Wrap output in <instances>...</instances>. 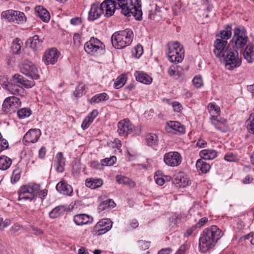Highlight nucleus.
I'll return each mask as SVG.
<instances>
[{
  "mask_svg": "<svg viewBox=\"0 0 254 254\" xmlns=\"http://www.w3.org/2000/svg\"><path fill=\"white\" fill-rule=\"evenodd\" d=\"M60 55V53L57 49L52 48L48 52L45 53L43 60L47 65L49 64H54L58 61Z\"/></svg>",
  "mask_w": 254,
  "mask_h": 254,
  "instance_id": "nucleus-17",
  "label": "nucleus"
},
{
  "mask_svg": "<svg viewBox=\"0 0 254 254\" xmlns=\"http://www.w3.org/2000/svg\"><path fill=\"white\" fill-rule=\"evenodd\" d=\"M20 72L32 79H39L40 75L38 68L32 62L24 61L19 65Z\"/></svg>",
  "mask_w": 254,
  "mask_h": 254,
  "instance_id": "nucleus-10",
  "label": "nucleus"
},
{
  "mask_svg": "<svg viewBox=\"0 0 254 254\" xmlns=\"http://www.w3.org/2000/svg\"><path fill=\"white\" fill-rule=\"evenodd\" d=\"M65 211V207L64 206L62 205H59L56 207H55L54 209H53L50 212H49V217L51 218L54 219L56 218H57L61 215H62L64 214V212Z\"/></svg>",
  "mask_w": 254,
  "mask_h": 254,
  "instance_id": "nucleus-31",
  "label": "nucleus"
},
{
  "mask_svg": "<svg viewBox=\"0 0 254 254\" xmlns=\"http://www.w3.org/2000/svg\"><path fill=\"white\" fill-rule=\"evenodd\" d=\"M133 127L129 120L125 119L118 123V132L120 136H126L133 131Z\"/></svg>",
  "mask_w": 254,
  "mask_h": 254,
  "instance_id": "nucleus-15",
  "label": "nucleus"
},
{
  "mask_svg": "<svg viewBox=\"0 0 254 254\" xmlns=\"http://www.w3.org/2000/svg\"><path fill=\"white\" fill-rule=\"evenodd\" d=\"M10 224V221L9 219H3L0 218V229L3 230V229L7 227Z\"/></svg>",
  "mask_w": 254,
  "mask_h": 254,
  "instance_id": "nucleus-52",
  "label": "nucleus"
},
{
  "mask_svg": "<svg viewBox=\"0 0 254 254\" xmlns=\"http://www.w3.org/2000/svg\"><path fill=\"white\" fill-rule=\"evenodd\" d=\"M154 179L156 184H158V185L162 186L163 185H164L165 183V180L163 178L160 177L158 176H155Z\"/></svg>",
  "mask_w": 254,
  "mask_h": 254,
  "instance_id": "nucleus-62",
  "label": "nucleus"
},
{
  "mask_svg": "<svg viewBox=\"0 0 254 254\" xmlns=\"http://www.w3.org/2000/svg\"><path fill=\"white\" fill-rule=\"evenodd\" d=\"M146 142L148 146H153L157 144L158 139L156 134L150 133L146 135Z\"/></svg>",
  "mask_w": 254,
  "mask_h": 254,
  "instance_id": "nucleus-34",
  "label": "nucleus"
},
{
  "mask_svg": "<svg viewBox=\"0 0 254 254\" xmlns=\"http://www.w3.org/2000/svg\"><path fill=\"white\" fill-rule=\"evenodd\" d=\"M81 23V19L78 17L72 18L70 19V23L74 26L78 25Z\"/></svg>",
  "mask_w": 254,
  "mask_h": 254,
  "instance_id": "nucleus-57",
  "label": "nucleus"
},
{
  "mask_svg": "<svg viewBox=\"0 0 254 254\" xmlns=\"http://www.w3.org/2000/svg\"><path fill=\"white\" fill-rule=\"evenodd\" d=\"M112 227V222L109 219H103L99 221L95 225V229L97 228H109L111 229Z\"/></svg>",
  "mask_w": 254,
  "mask_h": 254,
  "instance_id": "nucleus-35",
  "label": "nucleus"
},
{
  "mask_svg": "<svg viewBox=\"0 0 254 254\" xmlns=\"http://www.w3.org/2000/svg\"><path fill=\"white\" fill-rule=\"evenodd\" d=\"M84 49L89 55L97 56L105 49V45L97 38L92 37L85 43Z\"/></svg>",
  "mask_w": 254,
  "mask_h": 254,
  "instance_id": "nucleus-9",
  "label": "nucleus"
},
{
  "mask_svg": "<svg viewBox=\"0 0 254 254\" xmlns=\"http://www.w3.org/2000/svg\"><path fill=\"white\" fill-rule=\"evenodd\" d=\"M132 56L139 58L143 54V47L141 45H137L135 46L131 51Z\"/></svg>",
  "mask_w": 254,
  "mask_h": 254,
  "instance_id": "nucleus-39",
  "label": "nucleus"
},
{
  "mask_svg": "<svg viewBox=\"0 0 254 254\" xmlns=\"http://www.w3.org/2000/svg\"><path fill=\"white\" fill-rule=\"evenodd\" d=\"M172 250L170 248L162 249L160 250L157 254H170Z\"/></svg>",
  "mask_w": 254,
  "mask_h": 254,
  "instance_id": "nucleus-64",
  "label": "nucleus"
},
{
  "mask_svg": "<svg viewBox=\"0 0 254 254\" xmlns=\"http://www.w3.org/2000/svg\"><path fill=\"white\" fill-rule=\"evenodd\" d=\"M126 80L127 78L126 77L125 75H121L117 78L116 81L114 83V87L116 89H119L121 88L124 85Z\"/></svg>",
  "mask_w": 254,
  "mask_h": 254,
  "instance_id": "nucleus-38",
  "label": "nucleus"
},
{
  "mask_svg": "<svg viewBox=\"0 0 254 254\" xmlns=\"http://www.w3.org/2000/svg\"><path fill=\"white\" fill-rule=\"evenodd\" d=\"M181 218L182 215L180 214H175L170 218V221L174 224H177L180 222Z\"/></svg>",
  "mask_w": 254,
  "mask_h": 254,
  "instance_id": "nucleus-48",
  "label": "nucleus"
},
{
  "mask_svg": "<svg viewBox=\"0 0 254 254\" xmlns=\"http://www.w3.org/2000/svg\"><path fill=\"white\" fill-rule=\"evenodd\" d=\"M65 165V159L62 152H58L55 157L54 161V167L56 170L59 173H62L64 171Z\"/></svg>",
  "mask_w": 254,
  "mask_h": 254,
  "instance_id": "nucleus-22",
  "label": "nucleus"
},
{
  "mask_svg": "<svg viewBox=\"0 0 254 254\" xmlns=\"http://www.w3.org/2000/svg\"><path fill=\"white\" fill-rule=\"evenodd\" d=\"M8 142L7 140L4 138L0 139V152L8 148Z\"/></svg>",
  "mask_w": 254,
  "mask_h": 254,
  "instance_id": "nucleus-49",
  "label": "nucleus"
},
{
  "mask_svg": "<svg viewBox=\"0 0 254 254\" xmlns=\"http://www.w3.org/2000/svg\"><path fill=\"white\" fill-rule=\"evenodd\" d=\"M118 5L121 12L127 16L132 15L137 20L142 18L140 0H105L101 4L97 2L93 3L88 12V19L94 21L100 18L105 11V16L109 17L113 15Z\"/></svg>",
  "mask_w": 254,
  "mask_h": 254,
  "instance_id": "nucleus-1",
  "label": "nucleus"
},
{
  "mask_svg": "<svg viewBox=\"0 0 254 254\" xmlns=\"http://www.w3.org/2000/svg\"><path fill=\"white\" fill-rule=\"evenodd\" d=\"M224 159L228 162H236L239 160L237 156L232 152L227 153L225 155Z\"/></svg>",
  "mask_w": 254,
  "mask_h": 254,
  "instance_id": "nucleus-44",
  "label": "nucleus"
},
{
  "mask_svg": "<svg viewBox=\"0 0 254 254\" xmlns=\"http://www.w3.org/2000/svg\"><path fill=\"white\" fill-rule=\"evenodd\" d=\"M56 188L58 192L65 195L70 196L73 192L71 186L64 180L59 182L56 185Z\"/></svg>",
  "mask_w": 254,
  "mask_h": 254,
  "instance_id": "nucleus-18",
  "label": "nucleus"
},
{
  "mask_svg": "<svg viewBox=\"0 0 254 254\" xmlns=\"http://www.w3.org/2000/svg\"><path fill=\"white\" fill-rule=\"evenodd\" d=\"M169 127L173 129L174 131L179 132L180 134L185 132V128L180 122L177 121H170L168 123Z\"/></svg>",
  "mask_w": 254,
  "mask_h": 254,
  "instance_id": "nucleus-32",
  "label": "nucleus"
},
{
  "mask_svg": "<svg viewBox=\"0 0 254 254\" xmlns=\"http://www.w3.org/2000/svg\"><path fill=\"white\" fill-rule=\"evenodd\" d=\"M197 228V227L195 225H194L192 226L190 229H188L185 234V236L189 237L190 236Z\"/></svg>",
  "mask_w": 254,
  "mask_h": 254,
  "instance_id": "nucleus-63",
  "label": "nucleus"
},
{
  "mask_svg": "<svg viewBox=\"0 0 254 254\" xmlns=\"http://www.w3.org/2000/svg\"><path fill=\"white\" fill-rule=\"evenodd\" d=\"M21 101L19 98L15 96H9L4 100L2 110L6 114L14 112L20 106Z\"/></svg>",
  "mask_w": 254,
  "mask_h": 254,
  "instance_id": "nucleus-11",
  "label": "nucleus"
},
{
  "mask_svg": "<svg viewBox=\"0 0 254 254\" xmlns=\"http://www.w3.org/2000/svg\"><path fill=\"white\" fill-rule=\"evenodd\" d=\"M207 144L206 141L202 139H199L196 142V146L200 148L206 147Z\"/></svg>",
  "mask_w": 254,
  "mask_h": 254,
  "instance_id": "nucleus-60",
  "label": "nucleus"
},
{
  "mask_svg": "<svg viewBox=\"0 0 254 254\" xmlns=\"http://www.w3.org/2000/svg\"><path fill=\"white\" fill-rule=\"evenodd\" d=\"M246 28L243 25H237L233 29V35L230 42L233 48L242 51L249 42Z\"/></svg>",
  "mask_w": 254,
  "mask_h": 254,
  "instance_id": "nucleus-4",
  "label": "nucleus"
},
{
  "mask_svg": "<svg viewBox=\"0 0 254 254\" xmlns=\"http://www.w3.org/2000/svg\"><path fill=\"white\" fill-rule=\"evenodd\" d=\"M181 154L176 151H170L164 155V161L168 166L176 167L179 166L182 162Z\"/></svg>",
  "mask_w": 254,
  "mask_h": 254,
  "instance_id": "nucleus-14",
  "label": "nucleus"
},
{
  "mask_svg": "<svg viewBox=\"0 0 254 254\" xmlns=\"http://www.w3.org/2000/svg\"><path fill=\"white\" fill-rule=\"evenodd\" d=\"M135 79L138 82L145 84H149L152 82V78L147 74L139 71H136L134 73Z\"/></svg>",
  "mask_w": 254,
  "mask_h": 254,
  "instance_id": "nucleus-24",
  "label": "nucleus"
},
{
  "mask_svg": "<svg viewBox=\"0 0 254 254\" xmlns=\"http://www.w3.org/2000/svg\"><path fill=\"white\" fill-rule=\"evenodd\" d=\"M41 135L40 129L37 128H32L29 129L24 135L22 141L24 145L27 143L36 142Z\"/></svg>",
  "mask_w": 254,
  "mask_h": 254,
  "instance_id": "nucleus-16",
  "label": "nucleus"
},
{
  "mask_svg": "<svg viewBox=\"0 0 254 254\" xmlns=\"http://www.w3.org/2000/svg\"><path fill=\"white\" fill-rule=\"evenodd\" d=\"M192 81L193 85L196 88H200L203 85V81L200 75L194 77Z\"/></svg>",
  "mask_w": 254,
  "mask_h": 254,
  "instance_id": "nucleus-45",
  "label": "nucleus"
},
{
  "mask_svg": "<svg viewBox=\"0 0 254 254\" xmlns=\"http://www.w3.org/2000/svg\"><path fill=\"white\" fill-rule=\"evenodd\" d=\"M195 165L197 170L203 174L207 173L210 169V165L202 159H198L196 161Z\"/></svg>",
  "mask_w": 254,
  "mask_h": 254,
  "instance_id": "nucleus-29",
  "label": "nucleus"
},
{
  "mask_svg": "<svg viewBox=\"0 0 254 254\" xmlns=\"http://www.w3.org/2000/svg\"><path fill=\"white\" fill-rule=\"evenodd\" d=\"M222 236V232L217 226L204 229L199 240L200 252L205 253L213 249Z\"/></svg>",
  "mask_w": 254,
  "mask_h": 254,
  "instance_id": "nucleus-2",
  "label": "nucleus"
},
{
  "mask_svg": "<svg viewBox=\"0 0 254 254\" xmlns=\"http://www.w3.org/2000/svg\"><path fill=\"white\" fill-rule=\"evenodd\" d=\"M83 92V86H78L73 92V94L76 98H78L82 95Z\"/></svg>",
  "mask_w": 254,
  "mask_h": 254,
  "instance_id": "nucleus-54",
  "label": "nucleus"
},
{
  "mask_svg": "<svg viewBox=\"0 0 254 254\" xmlns=\"http://www.w3.org/2000/svg\"><path fill=\"white\" fill-rule=\"evenodd\" d=\"M133 37V32L130 29L117 31L111 37L112 44L116 49H123L131 43Z\"/></svg>",
  "mask_w": 254,
  "mask_h": 254,
  "instance_id": "nucleus-3",
  "label": "nucleus"
},
{
  "mask_svg": "<svg viewBox=\"0 0 254 254\" xmlns=\"http://www.w3.org/2000/svg\"><path fill=\"white\" fill-rule=\"evenodd\" d=\"M35 13L43 21L48 22L50 20V15L48 11L43 6L39 5L35 7Z\"/></svg>",
  "mask_w": 254,
  "mask_h": 254,
  "instance_id": "nucleus-23",
  "label": "nucleus"
},
{
  "mask_svg": "<svg viewBox=\"0 0 254 254\" xmlns=\"http://www.w3.org/2000/svg\"><path fill=\"white\" fill-rule=\"evenodd\" d=\"M172 106L174 111L180 112L182 110L181 104L178 102H174L172 103Z\"/></svg>",
  "mask_w": 254,
  "mask_h": 254,
  "instance_id": "nucleus-55",
  "label": "nucleus"
},
{
  "mask_svg": "<svg viewBox=\"0 0 254 254\" xmlns=\"http://www.w3.org/2000/svg\"><path fill=\"white\" fill-rule=\"evenodd\" d=\"M17 114L19 119H24L29 117L31 114V111L29 108H23L18 110Z\"/></svg>",
  "mask_w": 254,
  "mask_h": 254,
  "instance_id": "nucleus-37",
  "label": "nucleus"
},
{
  "mask_svg": "<svg viewBox=\"0 0 254 254\" xmlns=\"http://www.w3.org/2000/svg\"><path fill=\"white\" fill-rule=\"evenodd\" d=\"M47 149L45 146H42L38 151V157L40 159H44L46 156Z\"/></svg>",
  "mask_w": 254,
  "mask_h": 254,
  "instance_id": "nucleus-56",
  "label": "nucleus"
},
{
  "mask_svg": "<svg viewBox=\"0 0 254 254\" xmlns=\"http://www.w3.org/2000/svg\"><path fill=\"white\" fill-rule=\"evenodd\" d=\"M167 47L169 60L174 63L181 62L184 58L185 50L180 43L178 42H170Z\"/></svg>",
  "mask_w": 254,
  "mask_h": 254,
  "instance_id": "nucleus-8",
  "label": "nucleus"
},
{
  "mask_svg": "<svg viewBox=\"0 0 254 254\" xmlns=\"http://www.w3.org/2000/svg\"><path fill=\"white\" fill-rule=\"evenodd\" d=\"M1 17L7 19L9 22H13L16 23H19L24 21L25 18V14L23 12L9 9L3 11L1 13Z\"/></svg>",
  "mask_w": 254,
  "mask_h": 254,
  "instance_id": "nucleus-13",
  "label": "nucleus"
},
{
  "mask_svg": "<svg viewBox=\"0 0 254 254\" xmlns=\"http://www.w3.org/2000/svg\"><path fill=\"white\" fill-rule=\"evenodd\" d=\"M44 38H40L39 36L35 35L28 39L27 43H30V47L33 50H36L41 45Z\"/></svg>",
  "mask_w": 254,
  "mask_h": 254,
  "instance_id": "nucleus-28",
  "label": "nucleus"
},
{
  "mask_svg": "<svg viewBox=\"0 0 254 254\" xmlns=\"http://www.w3.org/2000/svg\"><path fill=\"white\" fill-rule=\"evenodd\" d=\"M138 225H139V224L136 220H135V219L132 220L130 222V223L129 224V226L128 227V230H132V229H135L137 227H138Z\"/></svg>",
  "mask_w": 254,
  "mask_h": 254,
  "instance_id": "nucleus-59",
  "label": "nucleus"
},
{
  "mask_svg": "<svg viewBox=\"0 0 254 254\" xmlns=\"http://www.w3.org/2000/svg\"><path fill=\"white\" fill-rule=\"evenodd\" d=\"M98 114V112L97 110H93L87 117L91 120L92 121L97 117Z\"/></svg>",
  "mask_w": 254,
  "mask_h": 254,
  "instance_id": "nucleus-61",
  "label": "nucleus"
},
{
  "mask_svg": "<svg viewBox=\"0 0 254 254\" xmlns=\"http://www.w3.org/2000/svg\"><path fill=\"white\" fill-rule=\"evenodd\" d=\"M117 158L115 156H112L110 158H106L101 160V163L103 165L111 166L113 165L116 161Z\"/></svg>",
  "mask_w": 254,
  "mask_h": 254,
  "instance_id": "nucleus-43",
  "label": "nucleus"
},
{
  "mask_svg": "<svg viewBox=\"0 0 254 254\" xmlns=\"http://www.w3.org/2000/svg\"><path fill=\"white\" fill-rule=\"evenodd\" d=\"M73 220L77 225L80 226L92 223L93 218L86 214H80L75 215Z\"/></svg>",
  "mask_w": 254,
  "mask_h": 254,
  "instance_id": "nucleus-21",
  "label": "nucleus"
},
{
  "mask_svg": "<svg viewBox=\"0 0 254 254\" xmlns=\"http://www.w3.org/2000/svg\"><path fill=\"white\" fill-rule=\"evenodd\" d=\"M115 205V202L112 199H107L99 205V209L102 210L109 207H114Z\"/></svg>",
  "mask_w": 254,
  "mask_h": 254,
  "instance_id": "nucleus-40",
  "label": "nucleus"
},
{
  "mask_svg": "<svg viewBox=\"0 0 254 254\" xmlns=\"http://www.w3.org/2000/svg\"><path fill=\"white\" fill-rule=\"evenodd\" d=\"M227 41L223 39H216L213 43V53L219 59L224 56V55L229 50L231 44H227Z\"/></svg>",
  "mask_w": 254,
  "mask_h": 254,
  "instance_id": "nucleus-12",
  "label": "nucleus"
},
{
  "mask_svg": "<svg viewBox=\"0 0 254 254\" xmlns=\"http://www.w3.org/2000/svg\"><path fill=\"white\" fill-rule=\"evenodd\" d=\"M35 79L28 80L24 77L22 75L16 73L12 75L11 81L9 82L6 85L8 89L12 94L19 95L21 91L20 86L17 85L13 84L12 82L20 84L25 88H31L35 85Z\"/></svg>",
  "mask_w": 254,
  "mask_h": 254,
  "instance_id": "nucleus-5",
  "label": "nucleus"
},
{
  "mask_svg": "<svg viewBox=\"0 0 254 254\" xmlns=\"http://www.w3.org/2000/svg\"><path fill=\"white\" fill-rule=\"evenodd\" d=\"M168 74L174 78L177 79L181 75V73L178 70H176L172 68H169L168 70Z\"/></svg>",
  "mask_w": 254,
  "mask_h": 254,
  "instance_id": "nucleus-47",
  "label": "nucleus"
},
{
  "mask_svg": "<svg viewBox=\"0 0 254 254\" xmlns=\"http://www.w3.org/2000/svg\"><path fill=\"white\" fill-rule=\"evenodd\" d=\"M201 159L204 160H210L215 158L217 156V152L212 149H204L199 152Z\"/></svg>",
  "mask_w": 254,
  "mask_h": 254,
  "instance_id": "nucleus-25",
  "label": "nucleus"
},
{
  "mask_svg": "<svg viewBox=\"0 0 254 254\" xmlns=\"http://www.w3.org/2000/svg\"><path fill=\"white\" fill-rule=\"evenodd\" d=\"M109 97L107 93L103 92L99 94H97L93 96L89 102L90 104H98L101 102L107 101L109 99Z\"/></svg>",
  "mask_w": 254,
  "mask_h": 254,
  "instance_id": "nucleus-30",
  "label": "nucleus"
},
{
  "mask_svg": "<svg viewBox=\"0 0 254 254\" xmlns=\"http://www.w3.org/2000/svg\"><path fill=\"white\" fill-rule=\"evenodd\" d=\"M116 180L119 184L124 185L128 184L130 181L128 178L121 175L117 176Z\"/></svg>",
  "mask_w": 254,
  "mask_h": 254,
  "instance_id": "nucleus-46",
  "label": "nucleus"
},
{
  "mask_svg": "<svg viewBox=\"0 0 254 254\" xmlns=\"http://www.w3.org/2000/svg\"><path fill=\"white\" fill-rule=\"evenodd\" d=\"M12 161L9 157L1 155L0 156V169L2 170H7L11 165Z\"/></svg>",
  "mask_w": 254,
  "mask_h": 254,
  "instance_id": "nucleus-33",
  "label": "nucleus"
},
{
  "mask_svg": "<svg viewBox=\"0 0 254 254\" xmlns=\"http://www.w3.org/2000/svg\"><path fill=\"white\" fill-rule=\"evenodd\" d=\"M219 60L224 64L226 68L229 70L239 67L242 63L241 59L239 57L238 51L234 48H231L224 56Z\"/></svg>",
  "mask_w": 254,
  "mask_h": 254,
  "instance_id": "nucleus-7",
  "label": "nucleus"
},
{
  "mask_svg": "<svg viewBox=\"0 0 254 254\" xmlns=\"http://www.w3.org/2000/svg\"><path fill=\"white\" fill-rule=\"evenodd\" d=\"M92 122L93 121L91 120L86 117L82 123V128L84 130L86 129L89 127Z\"/></svg>",
  "mask_w": 254,
  "mask_h": 254,
  "instance_id": "nucleus-50",
  "label": "nucleus"
},
{
  "mask_svg": "<svg viewBox=\"0 0 254 254\" xmlns=\"http://www.w3.org/2000/svg\"><path fill=\"white\" fill-rule=\"evenodd\" d=\"M21 171L19 169H15L13 171L11 177V182L12 184L17 183L20 178Z\"/></svg>",
  "mask_w": 254,
  "mask_h": 254,
  "instance_id": "nucleus-42",
  "label": "nucleus"
},
{
  "mask_svg": "<svg viewBox=\"0 0 254 254\" xmlns=\"http://www.w3.org/2000/svg\"><path fill=\"white\" fill-rule=\"evenodd\" d=\"M232 27L231 25H225L224 29L221 30L217 36H219L220 38L219 39L227 41L231 37L232 34Z\"/></svg>",
  "mask_w": 254,
  "mask_h": 254,
  "instance_id": "nucleus-27",
  "label": "nucleus"
},
{
  "mask_svg": "<svg viewBox=\"0 0 254 254\" xmlns=\"http://www.w3.org/2000/svg\"><path fill=\"white\" fill-rule=\"evenodd\" d=\"M137 244L139 247L142 250H146L149 248L150 246V243L142 240H139L137 241Z\"/></svg>",
  "mask_w": 254,
  "mask_h": 254,
  "instance_id": "nucleus-53",
  "label": "nucleus"
},
{
  "mask_svg": "<svg viewBox=\"0 0 254 254\" xmlns=\"http://www.w3.org/2000/svg\"><path fill=\"white\" fill-rule=\"evenodd\" d=\"M243 56L249 63H251L254 61V41L248 43L245 46Z\"/></svg>",
  "mask_w": 254,
  "mask_h": 254,
  "instance_id": "nucleus-20",
  "label": "nucleus"
},
{
  "mask_svg": "<svg viewBox=\"0 0 254 254\" xmlns=\"http://www.w3.org/2000/svg\"><path fill=\"white\" fill-rule=\"evenodd\" d=\"M103 180L101 179L88 178L85 181L86 186L91 189L100 188L103 185Z\"/></svg>",
  "mask_w": 254,
  "mask_h": 254,
  "instance_id": "nucleus-26",
  "label": "nucleus"
},
{
  "mask_svg": "<svg viewBox=\"0 0 254 254\" xmlns=\"http://www.w3.org/2000/svg\"><path fill=\"white\" fill-rule=\"evenodd\" d=\"M40 186L35 183L23 185L18 191V200H28L30 201L36 200L39 192Z\"/></svg>",
  "mask_w": 254,
  "mask_h": 254,
  "instance_id": "nucleus-6",
  "label": "nucleus"
},
{
  "mask_svg": "<svg viewBox=\"0 0 254 254\" xmlns=\"http://www.w3.org/2000/svg\"><path fill=\"white\" fill-rule=\"evenodd\" d=\"M208 221V218L204 217L200 219L199 220L198 222L195 224V226L197 228H200L202 226L204 225V224Z\"/></svg>",
  "mask_w": 254,
  "mask_h": 254,
  "instance_id": "nucleus-58",
  "label": "nucleus"
},
{
  "mask_svg": "<svg viewBox=\"0 0 254 254\" xmlns=\"http://www.w3.org/2000/svg\"><path fill=\"white\" fill-rule=\"evenodd\" d=\"M22 42L19 39L16 38L13 42L11 46V50L14 54H18L20 53Z\"/></svg>",
  "mask_w": 254,
  "mask_h": 254,
  "instance_id": "nucleus-36",
  "label": "nucleus"
},
{
  "mask_svg": "<svg viewBox=\"0 0 254 254\" xmlns=\"http://www.w3.org/2000/svg\"><path fill=\"white\" fill-rule=\"evenodd\" d=\"M212 124L215 128L222 131L225 132L227 130V121L225 119L218 118V117L212 116L211 118Z\"/></svg>",
  "mask_w": 254,
  "mask_h": 254,
  "instance_id": "nucleus-19",
  "label": "nucleus"
},
{
  "mask_svg": "<svg viewBox=\"0 0 254 254\" xmlns=\"http://www.w3.org/2000/svg\"><path fill=\"white\" fill-rule=\"evenodd\" d=\"M248 129L250 133L254 134V115H251L247 121Z\"/></svg>",
  "mask_w": 254,
  "mask_h": 254,
  "instance_id": "nucleus-41",
  "label": "nucleus"
},
{
  "mask_svg": "<svg viewBox=\"0 0 254 254\" xmlns=\"http://www.w3.org/2000/svg\"><path fill=\"white\" fill-rule=\"evenodd\" d=\"M110 229H109V228H97V229H95V226L94 227V232L95 233V234L97 235V236H99V235H103L105 233H106V232H107L108 231H109Z\"/></svg>",
  "mask_w": 254,
  "mask_h": 254,
  "instance_id": "nucleus-51",
  "label": "nucleus"
}]
</instances>
